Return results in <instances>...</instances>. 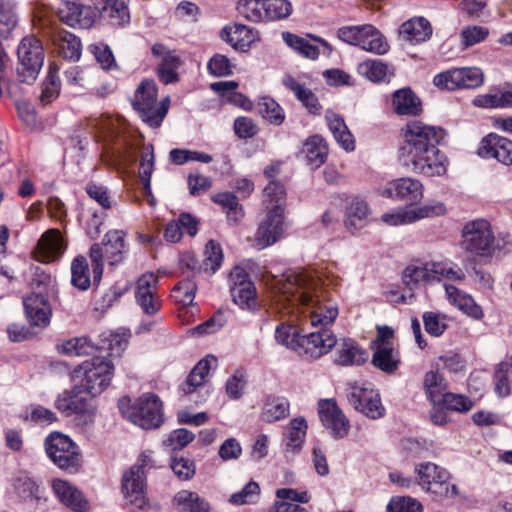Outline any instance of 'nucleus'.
Listing matches in <instances>:
<instances>
[{"instance_id":"nucleus-1","label":"nucleus","mask_w":512,"mask_h":512,"mask_svg":"<svg viewBox=\"0 0 512 512\" xmlns=\"http://www.w3.org/2000/svg\"><path fill=\"white\" fill-rule=\"evenodd\" d=\"M271 303L268 312L277 317L306 313L311 326L321 328L302 336L298 355L319 359L336 346L334 332L326 326L338 316V304L324 289L320 276L313 270H288L271 283Z\"/></svg>"},{"instance_id":"nucleus-2","label":"nucleus","mask_w":512,"mask_h":512,"mask_svg":"<svg viewBox=\"0 0 512 512\" xmlns=\"http://www.w3.org/2000/svg\"><path fill=\"white\" fill-rule=\"evenodd\" d=\"M445 138L444 129L410 121L401 129V142L398 159L410 172L424 177H442L446 175L449 159L438 146Z\"/></svg>"},{"instance_id":"nucleus-3","label":"nucleus","mask_w":512,"mask_h":512,"mask_svg":"<svg viewBox=\"0 0 512 512\" xmlns=\"http://www.w3.org/2000/svg\"><path fill=\"white\" fill-rule=\"evenodd\" d=\"M85 129L102 144L101 160L108 167L126 169L135 162V145L120 118L92 116L86 119Z\"/></svg>"},{"instance_id":"nucleus-4","label":"nucleus","mask_w":512,"mask_h":512,"mask_svg":"<svg viewBox=\"0 0 512 512\" xmlns=\"http://www.w3.org/2000/svg\"><path fill=\"white\" fill-rule=\"evenodd\" d=\"M263 202L267 213L256 233V245L263 249L276 243L286 230L284 212L286 206V189L284 185L271 180L263 190Z\"/></svg>"},{"instance_id":"nucleus-5","label":"nucleus","mask_w":512,"mask_h":512,"mask_svg":"<svg viewBox=\"0 0 512 512\" xmlns=\"http://www.w3.org/2000/svg\"><path fill=\"white\" fill-rule=\"evenodd\" d=\"M151 451L140 454L136 463L123 473L121 491L125 505L130 512H142L150 508L147 498L146 476L149 470L155 468Z\"/></svg>"},{"instance_id":"nucleus-6","label":"nucleus","mask_w":512,"mask_h":512,"mask_svg":"<svg viewBox=\"0 0 512 512\" xmlns=\"http://www.w3.org/2000/svg\"><path fill=\"white\" fill-rule=\"evenodd\" d=\"M118 408L123 417L143 429L156 428L163 421L162 403L152 393L141 395L133 403L128 396H123L118 400Z\"/></svg>"},{"instance_id":"nucleus-7","label":"nucleus","mask_w":512,"mask_h":512,"mask_svg":"<svg viewBox=\"0 0 512 512\" xmlns=\"http://www.w3.org/2000/svg\"><path fill=\"white\" fill-rule=\"evenodd\" d=\"M444 278L452 281H463L465 273L457 264L448 260L411 264L403 272V281L410 288L426 286Z\"/></svg>"},{"instance_id":"nucleus-8","label":"nucleus","mask_w":512,"mask_h":512,"mask_svg":"<svg viewBox=\"0 0 512 512\" xmlns=\"http://www.w3.org/2000/svg\"><path fill=\"white\" fill-rule=\"evenodd\" d=\"M114 376V365L109 358L95 356L84 361L74 370V379L86 394L95 397L104 392Z\"/></svg>"},{"instance_id":"nucleus-9","label":"nucleus","mask_w":512,"mask_h":512,"mask_svg":"<svg viewBox=\"0 0 512 512\" xmlns=\"http://www.w3.org/2000/svg\"><path fill=\"white\" fill-rule=\"evenodd\" d=\"M168 97L157 100V85L153 80H143L135 91L133 108L150 127H159L169 109Z\"/></svg>"},{"instance_id":"nucleus-10","label":"nucleus","mask_w":512,"mask_h":512,"mask_svg":"<svg viewBox=\"0 0 512 512\" xmlns=\"http://www.w3.org/2000/svg\"><path fill=\"white\" fill-rule=\"evenodd\" d=\"M45 451L49 459L60 469L75 473L81 466L79 447L68 436L52 432L45 439Z\"/></svg>"},{"instance_id":"nucleus-11","label":"nucleus","mask_w":512,"mask_h":512,"mask_svg":"<svg viewBox=\"0 0 512 512\" xmlns=\"http://www.w3.org/2000/svg\"><path fill=\"white\" fill-rule=\"evenodd\" d=\"M17 55L19 81L28 84L34 82L44 62V49L41 41L35 36L24 37L18 46Z\"/></svg>"},{"instance_id":"nucleus-12","label":"nucleus","mask_w":512,"mask_h":512,"mask_svg":"<svg viewBox=\"0 0 512 512\" xmlns=\"http://www.w3.org/2000/svg\"><path fill=\"white\" fill-rule=\"evenodd\" d=\"M462 248L481 257H488L494 251V234L491 224L485 219L467 222L462 229Z\"/></svg>"},{"instance_id":"nucleus-13","label":"nucleus","mask_w":512,"mask_h":512,"mask_svg":"<svg viewBox=\"0 0 512 512\" xmlns=\"http://www.w3.org/2000/svg\"><path fill=\"white\" fill-rule=\"evenodd\" d=\"M415 472L417 482L423 490L439 496H455L457 488L449 483V472L431 462L420 463L416 466Z\"/></svg>"},{"instance_id":"nucleus-14","label":"nucleus","mask_w":512,"mask_h":512,"mask_svg":"<svg viewBox=\"0 0 512 512\" xmlns=\"http://www.w3.org/2000/svg\"><path fill=\"white\" fill-rule=\"evenodd\" d=\"M347 399L359 412L371 419H380L385 415L380 394L370 383H352L349 385Z\"/></svg>"},{"instance_id":"nucleus-15","label":"nucleus","mask_w":512,"mask_h":512,"mask_svg":"<svg viewBox=\"0 0 512 512\" xmlns=\"http://www.w3.org/2000/svg\"><path fill=\"white\" fill-rule=\"evenodd\" d=\"M483 82L484 75L477 67L452 68L436 74L433 78V84L436 87L448 91L474 89L481 86Z\"/></svg>"},{"instance_id":"nucleus-16","label":"nucleus","mask_w":512,"mask_h":512,"mask_svg":"<svg viewBox=\"0 0 512 512\" xmlns=\"http://www.w3.org/2000/svg\"><path fill=\"white\" fill-rule=\"evenodd\" d=\"M92 398L77 384L57 397L55 407L67 416L80 415L85 418V422H92L95 413Z\"/></svg>"},{"instance_id":"nucleus-17","label":"nucleus","mask_w":512,"mask_h":512,"mask_svg":"<svg viewBox=\"0 0 512 512\" xmlns=\"http://www.w3.org/2000/svg\"><path fill=\"white\" fill-rule=\"evenodd\" d=\"M134 297L144 314L148 316L157 314L162 308L159 277L154 273L141 275L135 283Z\"/></svg>"},{"instance_id":"nucleus-18","label":"nucleus","mask_w":512,"mask_h":512,"mask_svg":"<svg viewBox=\"0 0 512 512\" xmlns=\"http://www.w3.org/2000/svg\"><path fill=\"white\" fill-rule=\"evenodd\" d=\"M59 19L70 27L88 29L99 18L96 7L81 5L77 0H60Z\"/></svg>"},{"instance_id":"nucleus-19","label":"nucleus","mask_w":512,"mask_h":512,"mask_svg":"<svg viewBox=\"0 0 512 512\" xmlns=\"http://www.w3.org/2000/svg\"><path fill=\"white\" fill-rule=\"evenodd\" d=\"M424 186L419 179L402 177L389 182L382 190L381 195L387 198L404 201L411 206L419 203L423 198Z\"/></svg>"},{"instance_id":"nucleus-20","label":"nucleus","mask_w":512,"mask_h":512,"mask_svg":"<svg viewBox=\"0 0 512 512\" xmlns=\"http://www.w3.org/2000/svg\"><path fill=\"white\" fill-rule=\"evenodd\" d=\"M318 413L322 424L334 438H344L350 428V423L342 410L333 399H322L318 403Z\"/></svg>"},{"instance_id":"nucleus-21","label":"nucleus","mask_w":512,"mask_h":512,"mask_svg":"<svg viewBox=\"0 0 512 512\" xmlns=\"http://www.w3.org/2000/svg\"><path fill=\"white\" fill-rule=\"evenodd\" d=\"M282 39L295 52L311 60L318 58L321 48L326 55L332 52L331 45L325 39L310 34L302 37L286 31L282 33Z\"/></svg>"},{"instance_id":"nucleus-22","label":"nucleus","mask_w":512,"mask_h":512,"mask_svg":"<svg viewBox=\"0 0 512 512\" xmlns=\"http://www.w3.org/2000/svg\"><path fill=\"white\" fill-rule=\"evenodd\" d=\"M477 153L483 159H495L503 165L511 166L512 140L490 133L481 140Z\"/></svg>"},{"instance_id":"nucleus-23","label":"nucleus","mask_w":512,"mask_h":512,"mask_svg":"<svg viewBox=\"0 0 512 512\" xmlns=\"http://www.w3.org/2000/svg\"><path fill=\"white\" fill-rule=\"evenodd\" d=\"M66 249V243L58 229L47 230L39 239L34 250V257L42 263L59 259Z\"/></svg>"},{"instance_id":"nucleus-24","label":"nucleus","mask_w":512,"mask_h":512,"mask_svg":"<svg viewBox=\"0 0 512 512\" xmlns=\"http://www.w3.org/2000/svg\"><path fill=\"white\" fill-rule=\"evenodd\" d=\"M152 54L160 59L158 66V77L164 84H170L178 81L177 70L181 66V59L179 55L172 50H169L163 44H154L152 47Z\"/></svg>"},{"instance_id":"nucleus-25","label":"nucleus","mask_w":512,"mask_h":512,"mask_svg":"<svg viewBox=\"0 0 512 512\" xmlns=\"http://www.w3.org/2000/svg\"><path fill=\"white\" fill-rule=\"evenodd\" d=\"M52 489L59 501L73 512H86L89 509V502L82 492L73 484L62 479H55L52 482Z\"/></svg>"},{"instance_id":"nucleus-26","label":"nucleus","mask_w":512,"mask_h":512,"mask_svg":"<svg viewBox=\"0 0 512 512\" xmlns=\"http://www.w3.org/2000/svg\"><path fill=\"white\" fill-rule=\"evenodd\" d=\"M218 360L215 356L208 355L201 359L191 370L186 380L180 386L184 394H192L205 386L212 369L217 367Z\"/></svg>"},{"instance_id":"nucleus-27","label":"nucleus","mask_w":512,"mask_h":512,"mask_svg":"<svg viewBox=\"0 0 512 512\" xmlns=\"http://www.w3.org/2000/svg\"><path fill=\"white\" fill-rule=\"evenodd\" d=\"M23 305L30 325L46 327L50 323L51 308L43 295L32 293L23 299Z\"/></svg>"},{"instance_id":"nucleus-28","label":"nucleus","mask_w":512,"mask_h":512,"mask_svg":"<svg viewBox=\"0 0 512 512\" xmlns=\"http://www.w3.org/2000/svg\"><path fill=\"white\" fill-rule=\"evenodd\" d=\"M335 363L341 366H359L368 360V352L354 339L343 338L336 344Z\"/></svg>"},{"instance_id":"nucleus-29","label":"nucleus","mask_w":512,"mask_h":512,"mask_svg":"<svg viewBox=\"0 0 512 512\" xmlns=\"http://www.w3.org/2000/svg\"><path fill=\"white\" fill-rule=\"evenodd\" d=\"M444 288L448 302L462 313L475 320L484 317L483 309L470 294L451 284H444Z\"/></svg>"},{"instance_id":"nucleus-30","label":"nucleus","mask_w":512,"mask_h":512,"mask_svg":"<svg viewBox=\"0 0 512 512\" xmlns=\"http://www.w3.org/2000/svg\"><path fill=\"white\" fill-rule=\"evenodd\" d=\"M370 215L371 210L368 203L361 197H354L345 208V227L351 233L358 232L369 223Z\"/></svg>"},{"instance_id":"nucleus-31","label":"nucleus","mask_w":512,"mask_h":512,"mask_svg":"<svg viewBox=\"0 0 512 512\" xmlns=\"http://www.w3.org/2000/svg\"><path fill=\"white\" fill-rule=\"evenodd\" d=\"M221 38L235 50L246 52L257 40V32L248 26L235 24L224 27L221 31Z\"/></svg>"},{"instance_id":"nucleus-32","label":"nucleus","mask_w":512,"mask_h":512,"mask_svg":"<svg viewBox=\"0 0 512 512\" xmlns=\"http://www.w3.org/2000/svg\"><path fill=\"white\" fill-rule=\"evenodd\" d=\"M290 414V403L287 398L276 395H266L262 400L260 420L265 423H275L287 418Z\"/></svg>"},{"instance_id":"nucleus-33","label":"nucleus","mask_w":512,"mask_h":512,"mask_svg":"<svg viewBox=\"0 0 512 512\" xmlns=\"http://www.w3.org/2000/svg\"><path fill=\"white\" fill-rule=\"evenodd\" d=\"M282 84L295 95L309 113L314 115L320 114L321 105L316 95L303 83L291 75H285L282 79Z\"/></svg>"},{"instance_id":"nucleus-34","label":"nucleus","mask_w":512,"mask_h":512,"mask_svg":"<svg viewBox=\"0 0 512 512\" xmlns=\"http://www.w3.org/2000/svg\"><path fill=\"white\" fill-rule=\"evenodd\" d=\"M399 35L411 43L427 41L432 35L430 22L424 17H415L404 22L399 28Z\"/></svg>"},{"instance_id":"nucleus-35","label":"nucleus","mask_w":512,"mask_h":512,"mask_svg":"<svg viewBox=\"0 0 512 512\" xmlns=\"http://www.w3.org/2000/svg\"><path fill=\"white\" fill-rule=\"evenodd\" d=\"M392 107L396 114L407 116H417L422 110L420 99L410 88H402L393 93Z\"/></svg>"},{"instance_id":"nucleus-36","label":"nucleus","mask_w":512,"mask_h":512,"mask_svg":"<svg viewBox=\"0 0 512 512\" xmlns=\"http://www.w3.org/2000/svg\"><path fill=\"white\" fill-rule=\"evenodd\" d=\"M239 84L236 81H219L210 85L211 89L219 94L222 103H229L244 110L252 108L251 101L242 93L237 92Z\"/></svg>"},{"instance_id":"nucleus-37","label":"nucleus","mask_w":512,"mask_h":512,"mask_svg":"<svg viewBox=\"0 0 512 512\" xmlns=\"http://www.w3.org/2000/svg\"><path fill=\"white\" fill-rule=\"evenodd\" d=\"M325 120L336 142L346 151H353L355 140L344 119L333 111H327Z\"/></svg>"},{"instance_id":"nucleus-38","label":"nucleus","mask_w":512,"mask_h":512,"mask_svg":"<svg viewBox=\"0 0 512 512\" xmlns=\"http://www.w3.org/2000/svg\"><path fill=\"white\" fill-rule=\"evenodd\" d=\"M372 363L381 371L391 374L398 369L400 357L393 345H377L372 357Z\"/></svg>"},{"instance_id":"nucleus-39","label":"nucleus","mask_w":512,"mask_h":512,"mask_svg":"<svg viewBox=\"0 0 512 512\" xmlns=\"http://www.w3.org/2000/svg\"><path fill=\"white\" fill-rule=\"evenodd\" d=\"M307 422L303 417L292 419L286 427L284 445L287 451H299L307 433Z\"/></svg>"},{"instance_id":"nucleus-40","label":"nucleus","mask_w":512,"mask_h":512,"mask_svg":"<svg viewBox=\"0 0 512 512\" xmlns=\"http://www.w3.org/2000/svg\"><path fill=\"white\" fill-rule=\"evenodd\" d=\"M363 30L360 48L378 55L388 52L389 44L377 28L373 25L365 24L363 25Z\"/></svg>"},{"instance_id":"nucleus-41","label":"nucleus","mask_w":512,"mask_h":512,"mask_svg":"<svg viewBox=\"0 0 512 512\" xmlns=\"http://www.w3.org/2000/svg\"><path fill=\"white\" fill-rule=\"evenodd\" d=\"M56 347L59 353L67 356H86L97 350V346L86 336L63 340Z\"/></svg>"},{"instance_id":"nucleus-42","label":"nucleus","mask_w":512,"mask_h":512,"mask_svg":"<svg viewBox=\"0 0 512 512\" xmlns=\"http://www.w3.org/2000/svg\"><path fill=\"white\" fill-rule=\"evenodd\" d=\"M179 512H209V504L196 492L181 490L173 498Z\"/></svg>"},{"instance_id":"nucleus-43","label":"nucleus","mask_w":512,"mask_h":512,"mask_svg":"<svg viewBox=\"0 0 512 512\" xmlns=\"http://www.w3.org/2000/svg\"><path fill=\"white\" fill-rule=\"evenodd\" d=\"M304 152L308 165L312 169H317L326 161L328 148L325 140L321 136L314 135L306 140Z\"/></svg>"},{"instance_id":"nucleus-44","label":"nucleus","mask_w":512,"mask_h":512,"mask_svg":"<svg viewBox=\"0 0 512 512\" xmlns=\"http://www.w3.org/2000/svg\"><path fill=\"white\" fill-rule=\"evenodd\" d=\"M71 284L80 291H86L91 286L90 269L87 259L79 255L71 263Z\"/></svg>"},{"instance_id":"nucleus-45","label":"nucleus","mask_w":512,"mask_h":512,"mask_svg":"<svg viewBox=\"0 0 512 512\" xmlns=\"http://www.w3.org/2000/svg\"><path fill=\"white\" fill-rule=\"evenodd\" d=\"M302 336L296 326L286 322L279 324L275 330L276 341L297 354L302 342Z\"/></svg>"},{"instance_id":"nucleus-46","label":"nucleus","mask_w":512,"mask_h":512,"mask_svg":"<svg viewBox=\"0 0 512 512\" xmlns=\"http://www.w3.org/2000/svg\"><path fill=\"white\" fill-rule=\"evenodd\" d=\"M58 72V65L54 62H51L48 67L47 76L42 84L40 101L43 104L51 103L59 96L61 82L58 76Z\"/></svg>"},{"instance_id":"nucleus-47","label":"nucleus","mask_w":512,"mask_h":512,"mask_svg":"<svg viewBox=\"0 0 512 512\" xmlns=\"http://www.w3.org/2000/svg\"><path fill=\"white\" fill-rule=\"evenodd\" d=\"M358 73L372 82L385 81L390 74L388 65L380 59H367L357 66Z\"/></svg>"},{"instance_id":"nucleus-48","label":"nucleus","mask_w":512,"mask_h":512,"mask_svg":"<svg viewBox=\"0 0 512 512\" xmlns=\"http://www.w3.org/2000/svg\"><path fill=\"white\" fill-rule=\"evenodd\" d=\"M125 236L126 233L123 230H110L106 233L103 246L105 252L109 253L111 257L110 264H115L122 259V254L125 250Z\"/></svg>"},{"instance_id":"nucleus-49","label":"nucleus","mask_w":512,"mask_h":512,"mask_svg":"<svg viewBox=\"0 0 512 512\" xmlns=\"http://www.w3.org/2000/svg\"><path fill=\"white\" fill-rule=\"evenodd\" d=\"M473 104L481 108L512 107V87L497 93H488L474 98Z\"/></svg>"},{"instance_id":"nucleus-50","label":"nucleus","mask_w":512,"mask_h":512,"mask_svg":"<svg viewBox=\"0 0 512 512\" xmlns=\"http://www.w3.org/2000/svg\"><path fill=\"white\" fill-rule=\"evenodd\" d=\"M155 156L151 144L143 148L140 158L139 177L147 195L151 194V177L154 171Z\"/></svg>"},{"instance_id":"nucleus-51","label":"nucleus","mask_w":512,"mask_h":512,"mask_svg":"<svg viewBox=\"0 0 512 512\" xmlns=\"http://www.w3.org/2000/svg\"><path fill=\"white\" fill-rule=\"evenodd\" d=\"M14 490L23 501H39L42 498L39 485L26 474H22L14 480Z\"/></svg>"},{"instance_id":"nucleus-52","label":"nucleus","mask_w":512,"mask_h":512,"mask_svg":"<svg viewBox=\"0 0 512 512\" xmlns=\"http://www.w3.org/2000/svg\"><path fill=\"white\" fill-rule=\"evenodd\" d=\"M211 199L225 210L229 220L238 222L242 219L244 215L243 208L239 204L238 198L233 193H217L213 195Z\"/></svg>"},{"instance_id":"nucleus-53","label":"nucleus","mask_w":512,"mask_h":512,"mask_svg":"<svg viewBox=\"0 0 512 512\" xmlns=\"http://www.w3.org/2000/svg\"><path fill=\"white\" fill-rule=\"evenodd\" d=\"M196 290V283L192 279H183L173 287L170 297L177 306H187L194 302Z\"/></svg>"},{"instance_id":"nucleus-54","label":"nucleus","mask_w":512,"mask_h":512,"mask_svg":"<svg viewBox=\"0 0 512 512\" xmlns=\"http://www.w3.org/2000/svg\"><path fill=\"white\" fill-rule=\"evenodd\" d=\"M259 114L274 125H281L284 122L285 115L282 107L270 97H262L257 103Z\"/></svg>"},{"instance_id":"nucleus-55","label":"nucleus","mask_w":512,"mask_h":512,"mask_svg":"<svg viewBox=\"0 0 512 512\" xmlns=\"http://www.w3.org/2000/svg\"><path fill=\"white\" fill-rule=\"evenodd\" d=\"M381 221L388 226H402L415 223L413 206L393 208L381 216Z\"/></svg>"},{"instance_id":"nucleus-56","label":"nucleus","mask_w":512,"mask_h":512,"mask_svg":"<svg viewBox=\"0 0 512 512\" xmlns=\"http://www.w3.org/2000/svg\"><path fill=\"white\" fill-rule=\"evenodd\" d=\"M85 192L93 199L102 209H112L116 201L110 195L108 187L96 182H89L86 184Z\"/></svg>"},{"instance_id":"nucleus-57","label":"nucleus","mask_w":512,"mask_h":512,"mask_svg":"<svg viewBox=\"0 0 512 512\" xmlns=\"http://www.w3.org/2000/svg\"><path fill=\"white\" fill-rule=\"evenodd\" d=\"M265 22L287 18L292 13L289 0H264Z\"/></svg>"},{"instance_id":"nucleus-58","label":"nucleus","mask_w":512,"mask_h":512,"mask_svg":"<svg viewBox=\"0 0 512 512\" xmlns=\"http://www.w3.org/2000/svg\"><path fill=\"white\" fill-rule=\"evenodd\" d=\"M237 10L251 22H265L264 0H241Z\"/></svg>"},{"instance_id":"nucleus-59","label":"nucleus","mask_w":512,"mask_h":512,"mask_svg":"<svg viewBox=\"0 0 512 512\" xmlns=\"http://www.w3.org/2000/svg\"><path fill=\"white\" fill-rule=\"evenodd\" d=\"M104 12L112 19L113 24L123 25L129 21L128 0H104Z\"/></svg>"},{"instance_id":"nucleus-60","label":"nucleus","mask_w":512,"mask_h":512,"mask_svg":"<svg viewBox=\"0 0 512 512\" xmlns=\"http://www.w3.org/2000/svg\"><path fill=\"white\" fill-rule=\"evenodd\" d=\"M105 258H107L109 262L111 261V257L109 253L105 252L103 244H93L90 248V259L92 262L93 282L95 285H98L102 279Z\"/></svg>"},{"instance_id":"nucleus-61","label":"nucleus","mask_w":512,"mask_h":512,"mask_svg":"<svg viewBox=\"0 0 512 512\" xmlns=\"http://www.w3.org/2000/svg\"><path fill=\"white\" fill-rule=\"evenodd\" d=\"M16 24L14 5L10 2H0V38H8Z\"/></svg>"},{"instance_id":"nucleus-62","label":"nucleus","mask_w":512,"mask_h":512,"mask_svg":"<svg viewBox=\"0 0 512 512\" xmlns=\"http://www.w3.org/2000/svg\"><path fill=\"white\" fill-rule=\"evenodd\" d=\"M422 504L410 496H394L386 506V512H422Z\"/></svg>"},{"instance_id":"nucleus-63","label":"nucleus","mask_w":512,"mask_h":512,"mask_svg":"<svg viewBox=\"0 0 512 512\" xmlns=\"http://www.w3.org/2000/svg\"><path fill=\"white\" fill-rule=\"evenodd\" d=\"M260 487L257 482H248L241 491L233 493L230 496V503L235 505H245L256 503L259 499Z\"/></svg>"},{"instance_id":"nucleus-64","label":"nucleus","mask_w":512,"mask_h":512,"mask_svg":"<svg viewBox=\"0 0 512 512\" xmlns=\"http://www.w3.org/2000/svg\"><path fill=\"white\" fill-rule=\"evenodd\" d=\"M204 269L215 273L221 266L223 253L219 243L214 240L208 241L204 251Z\"/></svg>"}]
</instances>
